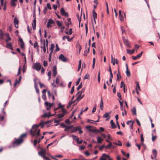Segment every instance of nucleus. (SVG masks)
<instances>
[{
  "mask_svg": "<svg viewBox=\"0 0 160 160\" xmlns=\"http://www.w3.org/2000/svg\"><path fill=\"white\" fill-rule=\"evenodd\" d=\"M53 115H51V113L49 112L48 113H44L43 115L42 116V117H49L51 116H52Z\"/></svg>",
  "mask_w": 160,
  "mask_h": 160,
  "instance_id": "a211bd4d",
  "label": "nucleus"
},
{
  "mask_svg": "<svg viewBox=\"0 0 160 160\" xmlns=\"http://www.w3.org/2000/svg\"><path fill=\"white\" fill-rule=\"evenodd\" d=\"M80 128V127H75L73 128L72 130V132H76L77 131H78Z\"/></svg>",
  "mask_w": 160,
  "mask_h": 160,
  "instance_id": "393cba45",
  "label": "nucleus"
},
{
  "mask_svg": "<svg viewBox=\"0 0 160 160\" xmlns=\"http://www.w3.org/2000/svg\"><path fill=\"white\" fill-rule=\"evenodd\" d=\"M42 97L43 100H46V94H42Z\"/></svg>",
  "mask_w": 160,
  "mask_h": 160,
  "instance_id": "6e6d98bb",
  "label": "nucleus"
},
{
  "mask_svg": "<svg viewBox=\"0 0 160 160\" xmlns=\"http://www.w3.org/2000/svg\"><path fill=\"white\" fill-rule=\"evenodd\" d=\"M63 105H62L61 103H59L58 104V108L56 109V110H57L58 108H61V109H62V108H63Z\"/></svg>",
  "mask_w": 160,
  "mask_h": 160,
  "instance_id": "a18cd8bd",
  "label": "nucleus"
},
{
  "mask_svg": "<svg viewBox=\"0 0 160 160\" xmlns=\"http://www.w3.org/2000/svg\"><path fill=\"white\" fill-rule=\"evenodd\" d=\"M124 44L128 48H130L131 46L128 39H126L124 37H122Z\"/></svg>",
  "mask_w": 160,
  "mask_h": 160,
  "instance_id": "0eeeda50",
  "label": "nucleus"
},
{
  "mask_svg": "<svg viewBox=\"0 0 160 160\" xmlns=\"http://www.w3.org/2000/svg\"><path fill=\"white\" fill-rule=\"evenodd\" d=\"M80 80H81L80 78H78L77 81L76 82V85H78L79 84L80 82Z\"/></svg>",
  "mask_w": 160,
  "mask_h": 160,
  "instance_id": "052dcab7",
  "label": "nucleus"
},
{
  "mask_svg": "<svg viewBox=\"0 0 160 160\" xmlns=\"http://www.w3.org/2000/svg\"><path fill=\"white\" fill-rule=\"evenodd\" d=\"M21 66H20L19 67V68H18V74L17 75V76L18 75H19L21 73L20 71H21Z\"/></svg>",
  "mask_w": 160,
  "mask_h": 160,
  "instance_id": "de8ad7c7",
  "label": "nucleus"
},
{
  "mask_svg": "<svg viewBox=\"0 0 160 160\" xmlns=\"http://www.w3.org/2000/svg\"><path fill=\"white\" fill-rule=\"evenodd\" d=\"M36 20L35 19H34L33 21V22L32 24V28L33 30H35L36 29Z\"/></svg>",
  "mask_w": 160,
  "mask_h": 160,
  "instance_id": "dca6fc26",
  "label": "nucleus"
},
{
  "mask_svg": "<svg viewBox=\"0 0 160 160\" xmlns=\"http://www.w3.org/2000/svg\"><path fill=\"white\" fill-rule=\"evenodd\" d=\"M89 52V47L88 49V51H84V55L85 56H87L88 53Z\"/></svg>",
  "mask_w": 160,
  "mask_h": 160,
  "instance_id": "37998d69",
  "label": "nucleus"
},
{
  "mask_svg": "<svg viewBox=\"0 0 160 160\" xmlns=\"http://www.w3.org/2000/svg\"><path fill=\"white\" fill-rule=\"evenodd\" d=\"M86 128L89 132H100V131L95 128H93L91 126H88L86 127Z\"/></svg>",
  "mask_w": 160,
  "mask_h": 160,
  "instance_id": "7ed1b4c3",
  "label": "nucleus"
},
{
  "mask_svg": "<svg viewBox=\"0 0 160 160\" xmlns=\"http://www.w3.org/2000/svg\"><path fill=\"white\" fill-rule=\"evenodd\" d=\"M89 77V75L88 74H87L85 75V77L84 78V79H88Z\"/></svg>",
  "mask_w": 160,
  "mask_h": 160,
  "instance_id": "13d9d810",
  "label": "nucleus"
},
{
  "mask_svg": "<svg viewBox=\"0 0 160 160\" xmlns=\"http://www.w3.org/2000/svg\"><path fill=\"white\" fill-rule=\"evenodd\" d=\"M117 80L119 81L120 79L121 78V77L120 75V72L118 70V73L117 74Z\"/></svg>",
  "mask_w": 160,
  "mask_h": 160,
  "instance_id": "4be33fe9",
  "label": "nucleus"
},
{
  "mask_svg": "<svg viewBox=\"0 0 160 160\" xmlns=\"http://www.w3.org/2000/svg\"><path fill=\"white\" fill-rule=\"evenodd\" d=\"M42 124V123H40L38 124H34L32 126V129L30 130V132L32 136H39L40 130L38 129V127Z\"/></svg>",
  "mask_w": 160,
  "mask_h": 160,
  "instance_id": "f257e3e1",
  "label": "nucleus"
},
{
  "mask_svg": "<svg viewBox=\"0 0 160 160\" xmlns=\"http://www.w3.org/2000/svg\"><path fill=\"white\" fill-rule=\"evenodd\" d=\"M16 2L15 1H13L11 0V5L13 7H15L16 5Z\"/></svg>",
  "mask_w": 160,
  "mask_h": 160,
  "instance_id": "c9c22d12",
  "label": "nucleus"
},
{
  "mask_svg": "<svg viewBox=\"0 0 160 160\" xmlns=\"http://www.w3.org/2000/svg\"><path fill=\"white\" fill-rule=\"evenodd\" d=\"M54 22L52 20L49 19L48 22V23L50 24H52L54 23Z\"/></svg>",
  "mask_w": 160,
  "mask_h": 160,
  "instance_id": "2f4dec72",
  "label": "nucleus"
},
{
  "mask_svg": "<svg viewBox=\"0 0 160 160\" xmlns=\"http://www.w3.org/2000/svg\"><path fill=\"white\" fill-rule=\"evenodd\" d=\"M42 65L39 63H36L34 64L33 69L37 71H39L41 69Z\"/></svg>",
  "mask_w": 160,
  "mask_h": 160,
  "instance_id": "423d86ee",
  "label": "nucleus"
},
{
  "mask_svg": "<svg viewBox=\"0 0 160 160\" xmlns=\"http://www.w3.org/2000/svg\"><path fill=\"white\" fill-rule=\"evenodd\" d=\"M11 39V38L10 36L8 37H7V39L6 40V42H8L9 41H10Z\"/></svg>",
  "mask_w": 160,
  "mask_h": 160,
  "instance_id": "3c124183",
  "label": "nucleus"
},
{
  "mask_svg": "<svg viewBox=\"0 0 160 160\" xmlns=\"http://www.w3.org/2000/svg\"><path fill=\"white\" fill-rule=\"evenodd\" d=\"M74 86H73L71 90L70 91V93L71 94H72L73 93L74 91Z\"/></svg>",
  "mask_w": 160,
  "mask_h": 160,
  "instance_id": "49530a36",
  "label": "nucleus"
},
{
  "mask_svg": "<svg viewBox=\"0 0 160 160\" xmlns=\"http://www.w3.org/2000/svg\"><path fill=\"white\" fill-rule=\"evenodd\" d=\"M109 144L107 146H105V148L106 149H108L110 148L112 146V144L111 142H109Z\"/></svg>",
  "mask_w": 160,
  "mask_h": 160,
  "instance_id": "c756f323",
  "label": "nucleus"
},
{
  "mask_svg": "<svg viewBox=\"0 0 160 160\" xmlns=\"http://www.w3.org/2000/svg\"><path fill=\"white\" fill-rule=\"evenodd\" d=\"M41 152L43 154H45L46 153V149H42L41 150Z\"/></svg>",
  "mask_w": 160,
  "mask_h": 160,
  "instance_id": "603ef678",
  "label": "nucleus"
},
{
  "mask_svg": "<svg viewBox=\"0 0 160 160\" xmlns=\"http://www.w3.org/2000/svg\"><path fill=\"white\" fill-rule=\"evenodd\" d=\"M136 88H138L139 90H141V89L139 85V83L138 82H136Z\"/></svg>",
  "mask_w": 160,
  "mask_h": 160,
  "instance_id": "4c0bfd02",
  "label": "nucleus"
},
{
  "mask_svg": "<svg viewBox=\"0 0 160 160\" xmlns=\"http://www.w3.org/2000/svg\"><path fill=\"white\" fill-rule=\"evenodd\" d=\"M1 32L0 33V39H3L4 34L2 32V30H0Z\"/></svg>",
  "mask_w": 160,
  "mask_h": 160,
  "instance_id": "72a5a7b5",
  "label": "nucleus"
},
{
  "mask_svg": "<svg viewBox=\"0 0 160 160\" xmlns=\"http://www.w3.org/2000/svg\"><path fill=\"white\" fill-rule=\"evenodd\" d=\"M131 111L133 115H136V109L135 107H133Z\"/></svg>",
  "mask_w": 160,
  "mask_h": 160,
  "instance_id": "b1692460",
  "label": "nucleus"
},
{
  "mask_svg": "<svg viewBox=\"0 0 160 160\" xmlns=\"http://www.w3.org/2000/svg\"><path fill=\"white\" fill-rule=\"evenodd\" d=\"M20 82L17 79H16L15 81L14 86V87H16L17 85L20 83Z\"/></svg>",
  "mask_w": 160,
  "mask_h": 160,
  "instance_id": "58836bf2",
  "label": "nucleus"
},
{
  "mask_svg": "<svg viewBox=\"0 0 160 160\" xmlns=\"http://www.w3.org/2000/svg\"><path fill=\"white\" fill-rule=\"evenodd\" d=\"M111 62L112 63L113 65V66L115 65V58H113L112 55H111Z\"/></svg>",
  "mask_w": 160,
  "mask_h": 160,
  "instance_id": "c85d7f7f",
  "label": "nucleus"
},
{
  "mask_svg": "<svg viewBox=\"0 0 160 160\" xmlns=\"http://www.w3.org/2000/svg\"><path fill=\"white\" fill-rule=\"evenodd\" d=\"M93 17L94 22L96 23L95 19L97 17V13L95 12L94 10L93 11Z\"/></svg>",
  "mask_w": 160,
  "mask_h": 160,
  "instance_id": "5701e85b",
  "label": "nucleus"
},
{
  "mask_svg": "<svg viewBox=\"0 0 160 160\" xmlns=\"http://www.w3.org/2000/svg\"><path fill=\"white\" fill-rule=\"evenodd\" d=\"M124 16L123 15H119V19L121 21H124V18H126L125 13L123 12Z\"/></svg>",
  "mask_w": 160,
  "mask_h": 160,
  "instance_id": "2eb2a0df",
  "label": "nucleus"
},
{
  "mask_svg": "<svg viewBox=\"0 0 160 160\" xmlns=\"http://www.w3.org/2000/svg\"><path fill=\"white\" fill-rule=\"evenodd\" d=\"M72 137L73 138V139L76 140V141L79 140V138L76 136H75L73 135H72Z\"/></svg>",
  "mask_w": 160,
  "mask_h": 160,
  "instance_id": "473e14b6",
  "label": "nucleus"
},
{
  "mask_svg": "<svg viewBox=\"0 0 160 160\" xmlns=\"http://www.w3.org/2000/svg\"><path fill=\"white\" fill-rule=\"evenodd\" d=\"M54 48V45L52 43L51 44V47L50 48V50L51 53H52Z\"/></svg>",
  "mask_w": 160,
  "mask_h": 160,
  "instance_id": "bb28decb",
  "label": "nucleus"
},
{
  "mask_svg": "<svg viewBox=\"0 0 160 160\" xmlns=\"http://www.w3.org/2000/svg\"><path fill=\"white\" fill-rule=\"evenodd\" d=\"M103 139L100 137H97V143H101Z\"/></svg>",
  "mask_w": 160,
  "mask_h": 160,
  "instance_id": "cd10ccee",
  "label": "nucleus"
},
{
  "mask_svg": "<svg viewBox=\"0 0 160 160\" xmlns=\"http://www.w3.org/2000/svg\"><path fill=\"white\" fill-rule=\"evenodd\" d=\"M62 113H60L57 115V116L58 118H61L63 117L67 113V111L64 108H62Z\"/></svg>",
  "mask_w": 160,
  "mask_h": 160,
  "instance_id": "20e7f679",
  "label": "nucleus"
},
{
  "mask_svg": "<svg viewBox=\"0 0 160 160\" xmlns=\"http://www.w3.org/2000/svg\"><path fill=\"white\" fill-rule=\"evenodd\" d=\"M26 133H24L22 134L18 139H15V140L13 142V147H14V145L17 144L19 145L20 144L23 142L22 138L25 137L26 136Z\"/></svg>",
  "mask_w": 160,
  "mask_h": 160,
  "instance_id": "f03ea898",
  "label": "nucleus"
},
{
  "mask_svg": "<svg viewBox=\"0 0 160 160\" xmlns=\"http://www.w3.org/2000/svg\"><path fill=\"white\" fill-rule=\"evenodd\" d=\"M47 64H48V63H47V61H46L45 60H44L43 61V66L44 67H46L47 65Z\"/></svg>",
  "mask_w": 160,
  "mask_h": 160,
  "instance_id": "774afa93",
  "label": "nucleus"
},
{
  "mask_svg": "<svg viewBox=\"0 0 160 160\" xmlns=\"http://www.w3.org/2000/svg\"><path fill=\"white\" fill-rule=\"evenodd\" d=\"M100 107L101 109L103 110V103L102 98L101 99V101L100 104Z\"/></svg>",
  "mask_w": 160,
  "mask_h": 160,
  "instance_id": "f3484780",
  "label": "nucleus"
},
{
  "mask_svg": "<svg viewBox=\"0 0 160 160\" xmlns=\"http://www.w3.org/2000/svg\"><path fill=\"white\" fill-rule=\"evenodd\" d=\"M152 153L154 155V158L155 159L156 158L157 154V150L156 149H153L152 150Z\"/></svg>",
  "mask_w": 160,
  "mask_h": 160,
  "instance_id": "aec40b11",
  "label": "nucleus"
},
{
  "mask_svg": "<svg viewBox=\"0 0 160 160\" xmlns=\"http://www.w3.org/2000/svg\"><path fill=\"white\" fill-rule=\"evenodd\" d=\"M143 52H142L138 54L136 56H134L132 57V59L133 60H136L137 59L140 58L143 53Z\"/></svg>",
  "mask_w": 160,
  "mask_h": 160,
  "instance_id": "4468645a",
  "label": "nucleus"
},
{
  "mask_svg": "<svg viewBox=\"0 0 160 160\" xmlns=\"http://www.w3.org/2000/svg\"><path fill=\"white\" fill-rule=\"evenodd\" d=\"M82 92H80V91H79L78 93H77V95H78V94H79L78 95V97H77V98L75 100V101H79L81 99H82V98H81V94H82Z\"/></svg>",
  "mask_w": 160,
  "mask_h": 160,
  "instance_id": "f8f14e48",
  "label": "nucleus"
},
{
  "mask_svg": "<svg viewBox=\"0 0 160 160\" xmlns=\"http://www.w3.org/2000/svg\"><path fill=\"white\" fill-rule=\"evenodd\" d=\"M42 43V46H41V48L43 49V52H45L46 51V49L45 48L46 46V42L45 40H44L43 41L41 42Z\"/></svg>",
  "mask_w": 160,
  "mask_h": 160,
  "instance_id": "9d476101",
  "label": "nucleus"
},
{
  "mask_svg": "<svg viewBox=\"0 0 160 160\" xmlns=\"http://www.w3.org/2000/svg\"><path fill=\"white\" fill-rule=\"evenodd\" d=\"M141 140L142 142H143L144 141V138L143 136V135L142 134L140 135Z\"/></svg>",
  "mask_w": 160,
  "mask_h": 160,
  "instance_id": "864d4df0",
  "label": "nucleus"
},
{
  "mask_svg": "<svg viewBox=\"0 0 160 160\" xmlns=\"http://www.w3.org/2000/svg\"><path fill=\"white\" fill-rule=\"evenodd\" d=\"M59 50V48L58 47V45L57 44H56V49L55 51H58Z\"/></svg>",
  "mask_w": 160,
  "mask_h": 160,
  "instance_id": "09e8293b",
  "label": "nucleus"
},
{
  "mask_svg": "<svg viewBox=\"0 0 160 160\" xmlns=\"http://www.w3.org/2000/svg\"><path fill=\"white\" fill-rule=\"evenodd\" d=\"M120 28L122 31V34H123V33L125 32V31L123 29V27L121 26L120 27Z\"/></svg>",
  "mask_w": 160,
  "mask_h": 160,
  "instance_id": "338daca9",
  "label": "nucleus"
},
{
  "mask_svg": "<svg viewBox=\"0 0 160 160\" xmlns=\"http://www.w3.org/2000/svg\"><path fill=\"white\" fill-rule=\"evenodd\" d=\"M33 47L34 48L37 47L38 49V43L37 41H36L33 44Z\"/></svg>",
  "mask_w": 160,
  "mask_h": 160,
  "instance_id": "f704fd0d",
  "label": "nucleus"
},
{
  "mask_svg": "<svg viewBox=\"0 0 160 160\" xmlns=\"http://www.w3.org/2000/svg\"><path fill=\"white\" fill-rule=\"evenodd\" d=\"M82 82H81L80 85L78 86L77 88V89L78 90L79 89H80L82 87Z\"/></svg>",
  "mask_w": 160,
  "mask_h": 160,
  "instance_id": "5fc2aeb1",
  "label": "nucleus"
},
{
  "mask_svg": "<svg viewBox=\"0 0 160 160\" xmlns=\"http://www.w3.org/2000/svg\"><path fill=\"white\" fill-rule=\"evenodd\" d=\"M117 96H118V97L120 98V100L121 99H122L120 93V92H118L117 93Z\"/></svg>",
  "mask_w": 160,
  "mask_h": 160,
  "instance_id": "0e129e2a",
  "label": "nucleus"
},
{
  "mask_svg": "<svg viewBox=\"0 0 160 160\" xmlns=\"http://www.w3.org/2000/svg\"><path fill=\"white\" fill-rule=\"evenodd\" d=\"M60 12L61 14L62 15H64L67 17L68 16V14L67 12H66L65 11V9L63 8H62L60 10Z\"/></svg>",
  "mask_w": 160,
  "mask_h": 160,
  "instance_id": "9b49d317",
  "label": "nucleus"
},
{
  "mask_svg": "<svg viewBox=\"0 0 160 160\" xmlns=\"http://www.w3.org/2000/svg\"><path fill=\"white\" fill-rule=\"evenodd\" d=\"M6 47L7 48H9L11 50H12V44L11 43H8L6 45Z\"/></svg>",
  "mask_w": 160,
  "mask_h": 160,
  "instance_id": "412c9836",
  "label": "nucleus"
},
{
  "mask_svg": "<svg viewBox=\"0 0 160 160\" xmlns=\"http://www.w3.org/2000/svg\"><path fill=\"white\" fill-rule=\"evenodd\" d=\"M85 30L86 34H87L88 31V28L87 24V23L85 24Z\"/></svg>",
  "mask_w": 160,
  "mask_h": 160,
  "instance_id": "4d7b16f0",
  "label": "nucleus"
},
{
  "mask_svg": "<svg viewBox=\"0 0 160 160\" xmlns=\"http://www.w3.org/2000/svg\"><path fill=\"white\" fill-rule=\"evenodd\" d=\"M109 116V113H108V112H105V114L103 115V117L104 118H107Z\"/></svg>",
  "mask_w": 160,
  "mask_h": 160,
  "instance_id": "a19ab883",
  "label": "nucleus"
},
{
  "mask_svg": "<svg viewBox=\"0 0 160 160\" xmlns=\"http://www.w3.org/2000/svg\"><path fill=\"white\" fill-rule=\"evenodd\" d=\"M126 73L127 76H130V72L128 70H126Z\"/></svg>",
  "mask_w": 160,
  "mask_h": 160,
  "instance_id": "79ce46f5",
  "label": "nucleus"
},
{
  "mask_svg": "<svg viewBox=\"0 0 160 160\" xmlns=\"http://www.w3.org/2000/svg\"><path fill=\"white\" fill-rule=\"evenodd\" d=\"M47 8H48L49 9L51 10L52 8L51 7L50 4L49 3H48L47 4Z\"/></svg>",
  "mask_w": 160,
  "mask_h": 160,
  "instance_id": "8fccbe9b",
  "label": "nucleus"
},
{
  "mask_svg": "<svg viewBox=\"0 0 160 160\" xmlns=\"http://www.w3.org/2000/svg\"><path fill=\"white\" fill-rule=\"evenodd\" d=\"M84 154L88 156H89L90 155V153H89V152L87 151H86L84 152Z\"/></svg>",
  "mask_w": 160,
  "mask_h": 160,
  "instance_id": "69168bd1",
  "label": "nucleus"
},
{
  "mask_svg": "<svg viewBox=\"0 0 160 160\" xmlns=\"http://www.w3.org/2000/svg\"><path fill=\"white\" fill-rule=\"evenodd\" d=\"M56 23L58 26L59 27L62 26V23L58 21H56Z\"/></svg>",
  "mask_w": 160,
  "mask_h": 160,
  "instance_id": "c03bdc74",
  "label": "nucleus"
},
{
  "mask_svg": "<svg viewBox=\"0 0 160 160\" xmlns=\"http://www.w3.org/2000/svg\"><path fill=\"white\" fill-rule=\"evenodd\" d=\"M52 72L53 76L54 77H55L57 74V68L55 66L53 67Z\"/></svg>",
  "mask_w": 160,
  "mask_h": 160,
  "instance_id": "ddd939ff",
  "label": "nucleus"
},
{
  "mask_svg": "<svg viewBox=\"0 0 160 160\" xmlns=\"http://www.w3.org/2000/svg\"><path fill=\"white\" fill-rule=\"evenodd\" d=\"M127 52L130 54H132L134 52V50L133 49L132 50H130L129 49H127Z\"/></svg>",
  "mask_w": 160,
  "mask_h": 160,
  "instance_id": "a878e982",
  "label": "nucleus"
},
{
  "mask_svg": "<svg viewBox=\"0 0 160 160\" xmlns=\"http://www.w3.org/2000/svg\"><path fill=\"white\" fill-rule=\"evenodd\" d=\"M75 100L74 101H71L68 102V105L67 106V107H70L72 104V103L74 102H75Z\"/></svg>",
  "mask_w": 160,
  "mask_h": 160,
  "instance_id": "ea45409f",
  "label": "nucleus"
},
{
  "mask_svg": "<svg viewBox=\"0 0 160 160\" xmlns=\"http://www.w3.org/2000/svg\"><path fill=\"white\" fill-rule=\"evenodd\" d=\"M43 158L44 160H50L48 157L45 156V155L43 156Z\"/></svg>",
  "mask_w": 160,
  "mask_h": 160,
  "instance_id": "680f3d73",
  "label": "nucleus"
},
{
  "mask_svg": "<svg viewBox=\"0 0 160 160\" xmlns=\"http://www.w3.org/2000/svg\"><path fill=\"white\" fill-rule=\"evenodd\" d=\"M45 105L46 107V109L47 110H49L52 106V104L50 103H48V102H45Z\"/></svg>",
  "mask_w": 160,
  "mask_h": 160,
  "instance_id": "1a4fd4ad",
  "label": "nucleus"
},
{
  "mask_svg": "<svg viewBox=\"0 0 160 160\" xmlns=\"http://www.w3.org/2000/svg\"><path fill=\"white\" fill-rule=\"evenodd\" d=\"M110 123L111 124L112 128L114 129L116 128V126L113 120H111L110 121Z\"/></svg>",
  "mask_w": 160,
  "mask_h": 160,
  "instance_id": "6ab92c4d",
  "label": "nucleus"
},
{
  "mask_svg": "<svg viewBox=\"0 0 160 160\" xmlns=\"http://www.w3.org/2000/svg\"><path fill=\"white\" fill-rule=\"evenodd\" d=\"M58 58L59 60H61L62 61L64 62H67L68 60V58L65 57L64 55L62 54H61L59 55Z\"/></svg>",
  "mask_w": 160,
  "mask_h": 160,
  "instance_id": "39448f33",
  "label": "nucleus"
},
{
  "mask_svg": "<svg viewBox=\"0 0 160 160\" xmlns=\"http://www.w3.org/2000/svg\"><path fill=\"white\" fill-rule=\"evenodd\" d=\"M108 158H109V155H107L105 153H103L99 159L100 160H106Z\"/></svg>",
  "mask_w": 160,
  "mask_h": 160,
  "instance_id": "6e6552de",
  "label": "nucleus"
},
{
  "mask_svg": "<svg viewBox=\"0 0 160 160\" xmlns=\"http://www.w3.org/2000/svg\"><path fill=\"white\" fill-rule=\"evenodd\" d=\"M59 78H58V77H57L56 78V84H58L59 83Z\"/></svg>",
  "mask_w": 160,
  "mask_h": 160,
  "instance_id": "bf43d9fd",
  "label": "nucleus"
},
{
  "mask_svg": "<svg viewBox=\"0 0 160 160\" xmlns=\"http://www.w3.org/2000/svg\"><path fill=\"white\" fill-rule=\"evenodd\" d=\"M118 143H117L116 142H113V143L119 146H121L122 145V143L119 140L118 141Z\"/></svg>",
  "mask_w": 160,
  "mask_h": 160,
  "instance_id": "e433bc0d",
  "label": "nucleus"
},
{
  "mask_svg": "<svg viewBox=\"0 0 160 160\" xmlns=\"http://www.w3.org/2000/svg\"><path fill=\"white\" fill-rule=\"evenodd\" d=\"M38 154L40 156H41L42 157H43V156H44V154H43L42 153V152L41 151L38 152Z\"/></svg>",
  "mask_w": 160,
  "mask_h": 160,
  "instance_id": "e2e57ef3",
  "label": "nucleus"
},
{
  "mask_svg": "<svg viewBox=\"0 0 160 160\" xmlns=\"http://www.w3.org/2000/svg\"><path fill=\"white\" fill-rule=\"evenodd\" d=\"M18 20L16 17L15 18L14 20V24H18Z\"/></svg>",
  "mask_w": 160,
  "mask_h": 160,
  "instance_id": "7c9ffc66",
  "label": "nucleus"
}]
</instances>
